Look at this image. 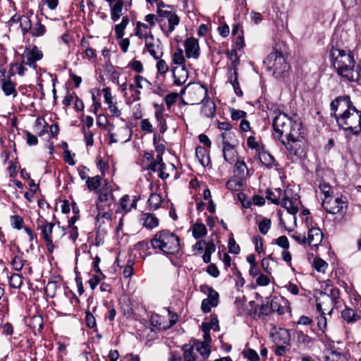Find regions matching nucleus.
Here are the masks:
<instances>
[{"label": "nucleus", "mask_w": 361, "mask_h": 361, "mask_svg": "<svg viewBox=\"0 0 361 361\" xmlns=\"http://www.w3.org/2000/svg\"><path fill=\"white\" fill-rule=\"evenodd\" d=\"M331 117L336 119L339 128L346 136L361 134V111L353 106L350 97L341 96L331 102Z\"/></svg>", "instance_id": "obj_1"}, {"label": "nucleus", "mask_w": 361, "mask_h": 361, "mask_svg": "<svg viewBox=\"0 0 361 361\" xmlns=\"http://www.w3.org/2000/svg\"><path fill=\"white\" fill-rule=\"evenodd\" d=\"M92 190L96 195L95 204L97 214L95 217L96 224L101 219L110 220L112 216L111 206L114 203V195L109 183L104 180L102 181L100 176L92 177Z\"/></svg>", "instance_id": "obj_2"}, {"label": "nucleus", "mask_w": 361, "mask_h": 361, "mask_svg": "<svg viewBox=\"0 0 361 361\" xmlns=\"http://www.w3.org/2000/svg\"><path fill=\"white\" fill-rule=\"evenodd\" d=\"M330 59L337 73L348 81H356L360 78V71L355 67L353 54L350 51L341 48L339 44H332Z\"/></svg>", "instance_id": "obj_3"}, {"label": "nucleus", "mask_w": 361, "mask_h": 361, "mask_svg": "<svg viewBox=\"0 0 361 361\" xmlns=\"http://www.w3.org/2000/svg\"><path fill=\"white\" fill-rule=\"evenodd\" d=\"M153 249L161 250L165 255H176L180 250V238L169 230L157 232L151 239Z\"/></svg>", "instance_id": "obj_4"}, {"label": "nucleus", "mask_w": 361, "mask_h": 361, "mask_svg": "<svg viewBox=\"0 0 361 361\" xmlns=\"http://www.w3.org/2000/svg\"><path fill=\"white\" fill-rule=\"evenodd\" d=\"M288 131L290 133H288L285 135L287 138V142L283 140L282 143L291 154L298 155L301 146L297 143L302 142L304 139L301 123L293 121Z\"/></svg>", "instance_id": "obj_5"}, {"label": "nucleus", "mask_w": 361, "mask_h": 361, "mask_svg": "<svg viewBox=\"0 0 361 361\" xmlns=\"http://www.w3.org/2000/svg\"><path fill=\"white\" fill-rule=\"evenodd\" d=\"M322 207L328 213L343 216L348 209L347 198L343 195L328 197L323 200Z\"/></svg>", "instance_id": "obj_6"}, {"label": "nucleus", "mask_w": 361, "mask_h": 361, "mask_svg": "<svg viewBox=\"0 0 361 361\" xmlns=\"http://www.w3.org/2000/svg\"><path fill=\"white\" fill-rule=\"evenodd\" d=\"M267 64L270 69H272L274 74L277 76L287 72L290 66L287 63L283 54L279 51L271 52L267 59Z\"/></svg>", "instance_id": "obj_7"}, {"label": "nucleus", "mask_w": 361, "mask_h": 361, "mask_svg": "<svg viewBox=\"0 0 361 361\" xmlns=\"http://www.w3.org/2000/svg\"><path fill=\"white\" fill-rule=\"evenodd\" d=\"M44 54L36 45L25 46L23 54L20 55V60L26 66L36 69L37 62L42 59Z\"/></svg>", "instance_id": "obj_8"}, {"label": "nucleus", "mask_w": 361, "mask_h": 361, "mask_svg": "<svg viewBox=\"0 0 361 361\" xmlns=\"http://www.w3.org/2000/svg\"><path fill=\"white\" fill-rule=\"evenodd\" d=\"M276 114L273 118L272 126L276 133H278V137L280 139L283 135H286V133L290 129L291 125H293V121L286 114L281 112H274Z\"/></svg>", "instance_id": "obj_9"}, {"label": "nucleus", "mask_w": 361, "mask_h": 361, "mask_svg": "<svg viewBox=\"0 0 361 361\" xmlns=\"http://www.w3.org/2000/svg\"><path fill=\"white\" fill-rule=\"evenodd\" d=\"M37 228L41 231L42 238L46 243L49 253L51 254L54 250L51 233L55 224L48 222L43 218L37 219Z\"/></svg>", "instance_id": "obj_10"}, {"label": "nucleus", "mask_w": 361, "mask_h": 361, "mask_svg": "<svg viewBox=\"0 0 361 361\" xmlns=\"http://www.w3.org/2000/svg\"><path fill=\"white\" fill-rule=\"evenodd\" d=\"M145 47L155 59H159L162 56L161 42L159 39H154L152 34L145 36Z\"/></svg>", "instance_id": "obj_11"}, {"label": "nucleus", "mask_w": 361, "mask_h": 361, "mask_svg": "<svg viewBox=\"0 0 361 361\" xmlns=\"http://www.w3.org/2000/svg\"><path fill=\"white\" fill-rule=\"evenodd\" d=\"M185 55L188 58L197 59L200 56L198 40L193 37L187 39L185 42Z\"/></svg>", "instance_id": "obj_12"}, {"label": "nucleus", "mask_w": 361, "mask_h": 361, "mask_svg": "<svg viewBox=\"0 0 361 361\" xmlns=\"http://www.w3.org/2000/svg\"><path fill=\"white\" fill-rule=\"evenodd\" d=\"M1 89L6 97L16 98L18 95L16 84L11 78H0Z\"/></svg>", "instance_id": "obj_13"}, {"label": "nucleus", "mask_w": 361, "mask_h": 361, "mask_svg": "<svg viewBox=\"0 0 361 361\" xmlns=\"http://www.w3.org/2000/svg\"><path fill=\"white\" fill-rule=\"evenodd\" d=\"M322 294H326L331 300V304L338 309L342 305V300L340 297V290L338 288L330 286H326L324 291L320 292Z\"/></svg>", "instance_id": "obj_14"}, {"label": "nucleus", "mask_w": 361, "mask_h": 361, "mask_svg": "<svg viewBox=\"0 0 361 361\" xmlns=\"http://www.w3.org/2000/svg\"><path fill=\"white\" fill-rule=\"evenodd\" d=\"M207 94V89H203L202 87H197L190 90L188 97L190 104H199L204 102Z\"/></svg>", "instance_id": "obj_15"}, {"label": "nucleus", "mask_w": 361, "mask_h": 361, "mask_svg": "<svg viewBox=\"0 0 361 361\" xmlns=\"http://www.w3.org/2000/svg\"><path fill=\"white\" fill-rule=\"evenodd\" d=\"M173 84L177 86L183 85L188 78V71L185 66L172 68Z\"/></svg>", "instance_id": "obj_16"}, {"label": "nucleus", "mask_w": 361, "mask_h": 361, "mask_svg": "<svg viewBox=\"0 0 361 361\" xmlns=\"http://www.w3.org/2000/svg\"><path fill=\"white\" fill-rule=\"evenodd\" d=\"M317 310L325 314V312H329L331 314L336 307L331 304V300L326 294H322L320 293V298L317 300Z\"/></svg>", "instance_id": "obj_17"}, {"label": "nucleus", "mask_w": 361, "mask_h": 361, "mask_svg": "<svg viewBox=\"0 0 361 361\" xmlns=\"http://www.w3.org/2000/svg\"><path fill=\"white\" fill-rule=\"evenodd\" d=\"M219 293L217 292H212L208 295V297L204 299L202 302L201 309L204 313H208L211 311L212 307L217 306L219 303Z\"/></svg>", "instance_id": "obj_18"}, {"label": "nucleus", "mask_w": 361, "mask_h": 361, "mask_svg": "<svg viewBox=\"0 0 361 361\" xmlns=\"http://www.w3.org/2000/svg\"><path fill=\"white\" fill-rule=\"evenodd\" d=\"M323 239V233L319 228L312 227L308 231L307 243L312 247L319 245Z\"/></svg>", "instance_id": "obj_19"}, {"label": "nucleus", "mask_w": 361, "mask_h": 361, "mask_svg": "<svg viewBox=\"0 0 361 361\" xmlns=\"http://www.w3.org/2000/svg\"><path fill=\"white\" fill-rule=\"evenodd\" d=\"M35 20V16L32 11H28L25 15L21 16V20L20 22V27L23 36L28 34V31L30 30L32 23Z\"/></svg>", "instance_id": "obj_20"}, {"label": "nucleus", "mask_w": 361, "mask_h": 361, "mask_svg": "<svg viewBox=\"0 0 361 361\" xmlns=\"http://www.w3.org/2000/svg\"><path fill=\"white\" fill-rule=\"evenodd\" d=\"M46 32V27L41 23L37 16H35V20L30 27V31H28V34L32 37H40L44 35Z\"/></svg>", "instance_id": "obj_21"}, {"label": "nucleus", "mask_w": 361, "mask_h": 361, "mask_svg": "<svg viewBox=\"0 0 361 361\" xmlns=\"http://www.w3.org/2000/svg\"><path fill=\"white\" fill-rule=\"evenodd\" d=\"M274 341L276 343H281L287 345H290V334L289 330L280 328L274 334Z\"/></svg>", "instance_id": "obj_22"}, {"label": "nucleus", "mask_w": 361, "mask_h": 361, "mask_svg": "<svg viewBox=\"0 0 361 361\" xmlns=\"http://www.w3.org/2000/svg\"><path fill=\"white\" fill-rule=\"evenodd\" d=\"M255 159L259 160L262 165L267 168H271L274 164V158L264 150V148L255 154Z\"/></svg>", "instance_id": "obj_23"}, {"label": "nucleus", "mask_w": 361, "mask_h": 361, "mask_svg": "<svg viewBox=\"0 0 361 361\" xmlns=\"http://www.w3.org/2000/svg\"><path fill=\"white\" fill-rule=\"evenodd\" d=\"M140 220L142 221L143 226L148 229L154 228L159 225V219L153 214L144 213Z\"/></svg>", "instance_id": "obj_24"}, {"label": "nucleus", "mask_w": 361, "mask_h": 361, "mask_svg": "<svg viewBox=\"0 0 361 361\" xmlns=\"http://www.w3.org/2000/svg\"><path fill=\"white\" fill-rule=\"evenodd\" d=\"M284 195H285L281 202V206L284 207L289 214L295 215L298 212L296 200H293L288 198L287 196V191L284 192Z\"/></svg>", "instance_id": "obj_25"}, {"label": "nucleus", "mask_w": 361, "mask_h": 361, "mask_svg": "<svg viewBox=\"0 0 361 361\" xmlns=\"http://www.w3.org/2000/svg\"><path fill=\"white\" fill-rule=\"evenodd\" d=\"M228 80L230 83L232 85L235 94L238 97H242L243 93L240 87V85L238 82L237 68H234L233 71H232V70L230 69L228 71Z\"/></svg>", "instance_id": "obj_26"}, {"label": "nucleus", "mask_w": 361, "mask_h": 361, "mask_svg": "<svg viewBox=\"0 0 361 361\" xmlns=\"http://www.w3.org/2000/svg\"><path fill=\"white\" fill-rule=\"evenodd\" d=\"M215 112L216 106L214 102L209 99L204 100L201 109L202 115L207 118H212L214 116Z\"/></svg>", "instance_id": "obj_27"}, {"label": "nucleus", "mask_w": 361, "mask_h": 361, "mask_svg": "<svg viewBox=\"0 0 361 361\" xmlns=\"http://www.w3.org/2000/svg\"><path fill=\"white\" fill-rule=\"evenodd\" d=\"M195 155L198 159L200 163L203 166H208L210 163V158L209 155V152L203 147L199 146L195 149Z\"/></svg>", "instance_id": "obj_28"}, {"label": "nucleus", "mask_w": 361, "mask_h": 361, "mask_svg": "<svg viewBox=\"0 0 361 361\" xmlns=\"http://www.w3.org/2000/svg\"><path fill=\"white\" fill-rule=\"evenodd\" d=\"M235 146L236 145L233 144H227L226 145H223V156L226 161L232 163L234 161V159L237 154V152L235 150Z\"/></svg>", "instance_id": "obj_29"}, {"label": "nucleus", "mask_w": 361, "mask_h": 361, "mask_svg": "<svg viewBox=\"0 0 361 361\" xmlns=\"http://www.w3.org/2000/svg\"><path fill=\"white\" fill-rule=\"evenodd\" d=\"M195 350L197 351L204 358H207L210 353V345L197 340L192 341Z\"/></svg>", "instance_id": "obj_30"}, {"label": "nucleus", "mask_w": 361, "mask_h": 361, "mask_svg": "<svg viewBox=\"0 0 361 361\" xmlns=\"http://www.w3.org/2000/svg\"><path fill=\"white\" fill-rule=\"evenodd\" d=\"M235 177L238 179H245L247 175V168L243 161H237L235 164Z\"/></svg>", "instance_id": "obj_31"}, {"label": "nucleus", "mask_w": 361, "mask_h": 361, "mask_svg": "<svg viewBox=\"0 0 361 361\" xmlns=\"http://www.w3.org/2000/svg\"><path fill=\"white\" fill-rule=\"evenodd\" d=\"M183 358L185 361H195L196 360V355L194 352L195 350V346L191 343L185 344L183 346Z\"/></svg>", "instance_id": "obj_32"}, {"label": "nucleus", "mask_w": 361, "mask_h": 361, "mask_svg": "<svg viewBox=\"0 0 361 361\" xmlns=\"http://www.w3.org/2000/svg\"><path fill=\"white\" fill-rule=\"evenodd\" d=\"M207 233V228L204 224L202 223L197 221L192 227V236L195 239H199L200 238L206 235Z\"/></svg>", "instance_id": "obj_33"}, {"label": "nucleus", "mask_w": 361, "mask_h": 361, "mask_svg": "<svg viewBox=\"0 0 361 361\" xmlns=\"http://www.w3.org/2000/svg\"><path fill=\"white\" fill-rule=\"evenodd\" d=\"M123 6V0H117L111 9V19L114 21L118 20L122 15V10Z\"/></svg>", "instance_id": "obj_34"}, {"label": "nucleus", "mask_w": 361, "mask_h": 361, "mask_svg": "<svg viewBox=\"0 0 361 361\" xmlns=\"http://www.w3.org/2000/svg\"><path fill=\"white\" fill-rule=\"evenodd\" d=\"M155 118L158 122V128L161 133H164L167 130V125L166 120L164 117V112L161 109H157L155 111Z\"/></svg>", "instance_id": "obj_35"}, {"label": "nucleus", "mask_w": 361, "mask_h": 361, "mask_svg": "<svg viewBox=\"0 0 361 361\" xmlns=\"http://www.w3.org/2000/svg\"><path fill=\"white\" fill-rule=\"evenodd\" d=\"M30 326L35 332H40L43 329V318L40 315H35L30 319Z\"/></svg>", "instance_id": "obj_36"}, {"label": "nucleus", "mask_w": 361, "mask_h": 361, "mask_svg": "<svg viewBox=\"0 0 361 361\" xmlns=\"http://www.w3.org/2000/svg\"><path fill=\"white\" fill-rule=\"evenodd\" d=\"M221 137L223 140V145H226L227 144H233L238 145V140L235 134L231 130L222 133Z\"/></svg>", "instance_id": "obj_37"}, {"label": "nucleus", "mask_w": 361, "mask_h": 361, "mask_svg": "<svg viewBox=\"0 0 361 361\" xmlns=\"http://www.w3.org/2000/svg\"><path fill=\"white\" fill-rule=\"evenodd\" d=\"M341 317L348 323L356 322L359 319V316L355 312L349 307L345 308L341 312Z\"/></svg>", "instance_id": "obj_38"}, {"label": "nucleus", "mask_w": 361, "mask_h": 361, "mask_svg": "<svg viewBox=\"0 0 361 361\" xmlns=\"http://www.w3.org/2000/svg\"><path fill=\"white\" fill-rule=\"evenodd\" d=\"M128 23H129L128 17L124 16L122 18L121 23L116 25L115 32H116V38L121 39L123 37V36L124 35V30L126 27Z\"/></svg>", "instance_id": "obj_39"}, {"label": "nucleus", "mask_w": 361, "mask_h": 361, "mask_svg": "<svg viewBox=\"0 0 361 361\" xmlns=\"http://www.w3.org/2000/svg\"><path fill=\"white\" fill-rule=\"evenodd\" d=\"M276 192L278 195H276V192L271 191L270 189H267L266 191V198L270 200L273 204H279L280 197L283 193V190L281 189H278Z\"/></svg>", "instance_id": "obj_40"}, {"label": "nucleus", "mask_w": 361, "mask_h": 361, "mask_svg": "<svg viewBox=\"0 0 361 361\" xmlns=\"http://www.w3.org/2000/svg\"><path fill=\"white\" fill-rule=\"evenodd\" d=\"M161 197L157 193H152L148 199L149 207L152 210L157 209L161 202Z\"/></svg>", "instance_id": "obj_41"}, {"label": "nucleus", "mask_w": 361, "mask_h": 361, "mask_svg": "<svg viewBox=\"0 0 361 361\" xmlns=\"http://www.w3.org/2000/svg\"><path fill=\"white\" fill-rule=\"evenodd\" d=\"M167 20L169 23V30L166 32V35L169 36V34L174 30L175 26L179 24L180 18L177 14L172 13Z\"/></svg>", "instance_id": "obj_42"}, {"label": "nucleus", "mask_w": 361, "mask_h": 361, "mask_svg": "<svg viewBox=\"0 0 361 361\" xmlns=\"http://www.w3.org/2000/svg\"><path fill=\"white\" fill-rule=\"evenodd\" d=\"M9 286L13 288H20L23 284V276L19 274H13L8 279Z\"/></svg>", "instance_id": "obj_43"}, {"label": "nucleus", "mask_w": 361, "mask_h": 361, "mask_svg": "<svg viewBox=\"0 0 361 361\" xmlns=\"http://www.w3.org/2000/svg\"><path fill=\"white\" fill-rule=\"evenodd\" d=\"M90 128V116H87L85 121V124L82 126V131L84 134L85 140L87 146L90 145V132L89 129Z\"/></svg>", "instance_id": "obj_44"}, {"label": "nucleus", "mask_w": 361, "mask_h": 361, "mask_svg": "<svg viewBox=\"0 0 361 361\" xmlns=\"http://www.w3.org/2000/svg\"><path fill=\"white\" fill-rule=\"evenodd\" d=\"M321 192L324 195V199L326 197H332L334 195V190L332 187L327 183L322 181L319 185Z\"/></svg>", "instance_id": "obj_45"}, {"label": "nucleus", "mask_w": 361, "mask_h": 361, "mask_svg": "<svg viewBox=\"0 0 361 361\" xmlns=\"http://www.w3.org/2000/svg\"><path fill=\"white\" fill-rule=\"evenodd\" d=\"M89 169L83 165L78 167V172L81 179L86 180V185L90 190V178L88 176Z\"/></svg>", "instance_id": "obj_46"}, {"label": "nucleus", "mask_w": 361, "mask_h": 361, "mask_svg": "<svg viewBox=\"0 0 361 361\" xmlns=\"http://www.w3.org/2000/svg\"><path fill=\"white\" fill-rule=\"evenodd\" d=\"M59 288L60 286L56 281H49L45 286L44 291L48 297L54 298L56 295V290Z\"/></svg>", "instance_id": "obj_47"}, {"label": "nucleus", "mask_w": 361, "mask_h": 361, "mask_svg": "<svg viewBox=\"0 0 361 361\" xmlns=\"http://www.w3.org/2000/svg\"><path fill=\"white\" fill-rule=\"evenodd\" d=\"M10 221L12 228L15 229L20 230L25 227L23 218L20 215L11 216L10 218Z\"/></svg>", "instance_id": "obj_48"}, {"label": "nucleus", "mask_w": 361, "mask_h": 361, "mask_svg": "<svg viewBox=\"0 0 361 361\" xmlns=\"http://www.w3.org/2000/svg\"><path fill=\"white\" fill-rule=\"evenodd\" d=\"M172 60L173 63L180 65V67L185 66V59L183 56V51L181 49H178L173 53Z\"/></svg>", "instance_id": "obj_49"}, {"label": "nucleus", "mask_w": 361, "mask_h": 361, "mask_svg": "<svg viewBox=\"0 0 361 361\" xmlns=\"http://www.w3.org/2000/svg\"><path fill=\"white\" fill-rule=\"evenodd\" d=\"M244 179H233L227 181L226 187L228 190L232 191H238L243 187V180Z\"/></svg>", "instance_id": "obj_50"}, {"label": "nucleus", "mask_w": 361, "mask_h": 361, "mask_svg": "<svg viewBox=\"0 0 361 361\" xmlns=\"http://www.w3.org/2000/svg\"><path fill=\"white\" fill-rule=\"evenodd\" d=\"M247 147L252 149H255L256 154L262 150L264 147V145H260L254 136H250L247 140Z\"/></svg>", "instance_id": "obj_51"}, {"label": "nucleus", "mask_w": 361, "mask_h": 361, "mask_svg": "<svg viewBox=\"0 0 361 361\" xmlns=\"http://www.w3.org/2000/svg\"><path fill=\"white\" fill-rule=\"evenodd\" d=\"M25 261L23 259V257L20 255H15L11 260V265L14 270L19 271H20Z\"/></svg>", "instance_id": "obj_52"}, {"label": "nucleus", "mask_w": 361, "mask_h": 361, "mask_svg": "<svg viewBox=\"0 0 361 361\" xmlns=\"http://www.w3.org/2000/svg\"><path fill=\"white\" fill-rule=\"evenodd\" d=\"M157 60L158 61L156 65L157 73L160 75L164 76L168 72L169 67L166 62L161 58H159V59Z\"/></svg>", "instance_id": "obj_53"}, {"label": "nucleus", "mask_w": 361, "mask_h": 361, "mask_svg": "<svg viewBox=\"0 0 361 361\" xmlns=\"http://www.w3.org/2000/svg\"><path fill=\"white\" fill-rule=\"evenodd\" d=\"M130 201V197L128 195H124L121 197L120 200V208L117 209V212H130L131 209V207H129L128 204Z\"/></svg>", "instance_id": "obj_54"}, {"label": "nucleus", "mask_w": 361, "mask_h": 361, "mask_svg": "<svg viewBox=\"0 0 361 361\" xmlns=\"http://www.w3.org/2000/svg\"><path fill=\"white\" fill-rule=\"evenodd\" d=\"M297 335V341L300 345H303L304 346L308 345L312 342V338L307 335L305 334L302 331H298L296 333Z\"/></svg>", "instance_id": "obj_55"}, {"label": "nucleus", "mask_w": 361, "mask_h": 361, "mask_svg": "<svg viewBox=\"0 0 361 361\" xmlns=\"http://www.w3.org/2000/svg\"><path fill=\"white\" fill-rule=\"evenodd\" d=\"M243 354L249 361H258L259 360L257 352L251 348L244 350Z\"/></svg>", "instance_id": "obj_56"}, {"label": "nucleus", "mask_w": 361, "mask_h": 361, "mask_svg": "<svg viewBox=\"0 0 361 361\" xmlns=\"http://www.w3.org/2000/svg\"><path fill=\"white\" fill-rule=\"evenodd\" d=\"M96 166L101 172L102 176L104 175L106 170L109 169L107 161L100 157H97L96 159Z\"/></svg>", "instance_id": "obj_57"}, {"label": "nucleus", "mask_w": 361, "mask_h": 361, "mask_svg": "<svg viewBox=\"0 0 361 361\" xmlns=\"http://www.w3.org/2000/svg\"><path fill=\"white\" fill-rule=\"evenodd\" d=\"M271 222L270 219H264L262 221H261L259 224V232L263 235L267 234L271 228Z\"/></svg>", "instance_id": "obj_58"}, {"label": "nucleus", "mask_w": 361, "mask_h": 361, "mask_svg": "<svg viewBox=\"0 0 361 361\" xmlns=\"http://www.w3.org/2000/svg\"><path fill=\"white\" fill-rule=\"evenodd\" d=\"M326 361H346V359L342 354L331 351L326 355Z\"/></svg>", "instance_id": "obj_59"}, {"label": "nucleus", "mask_w": 361, "mask_h": 361, "mask_svg": "<svg viewBox=\"0 0 361 361\" xmlns=\"http://www.w3.org/2000/svg\"><path fill=\"white\" fill-rule=\"evenodd\" d=\"M279 302L280 299L278 298H273L270 302V308L273 312H276L281 314L283 313V307L280 305Z\"/></svg>", "instance_id": "obj_60"}, {"label": "nucleus", "mask_w": 361, "mask_h": 361, "mask_svg": "<svg viewBox=\"0 0 361 361\" xmlns=\"http://www.w3.org/2000/svg\"><path fill=\"white\" fill-rule=\"evenodd\" d=\"M25 63H23L22 61L20 63H12V66H14L16 73L20 76H23L25 74V72L27 71V68L25 67Z\"/></svg>", "instance_id": "obj_61"}, {"label": "nucleus", "mask_w": 361, "mask_h": 361, "mask_svg": "<svg viewBox=\"0 0 361 361\" xmlns=\"http://www.w3.org/2000/svg\"><path fill=\"white\" fill-rule=\"evenodd\" d=\"M328 264L322 259H316L314 261V267L317 271L324 272Z\"/></svg>", "instance_id": "obj_62"}, {"label": "nucleus", "mask_w": 361, "mask_h": 361, "mask_svg": "<svg viewBox=\"0 0 361 361\" xmlns=\"http://www.w3.org/2000/svg\"><path fill=\"white\" fill-rule=\"evenodd\" d=\"M240 249L239 245L235 243V239L233 236L230 237L228 239V251L233 254L239 253Z\"/></svg>", "instance_id": "obj_63"}, {"label": "nucleus", "mask_w": 361, "mask_h": 361, "mask_svg": "<svg viewBox=\"0 0 361 361\" xmlns=\"http://www.w3.org/2000/svg\"><path fill=\"white\" fill-rule=\"evenodd\" d=\"M102 92L104 93V102L108 105L114 104V97L111 94V89L109 87L104 88Z\"/></svg>", "instance_id": "obj_64"}]
</instances>
